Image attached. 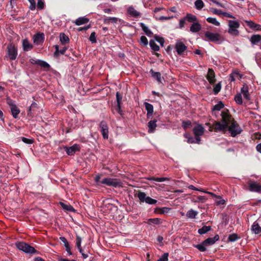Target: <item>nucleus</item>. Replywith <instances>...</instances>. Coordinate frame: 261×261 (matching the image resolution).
Wrapping results in <instances>:
<instances>
[{"label": "nucleus", "mask_w": 261, "mask_h": 261, "mask_svg": "<svg viewBox=\"0 0 261 261\" xmlns=\"http://www.w3.org/2000/svg\"><path fill=\"white\" fill-rule=\"evenodd\" d=\"M224 107V104L221 101H219L217 105H215L212 109L213 112L216 111H220Z\"/></svg>", "instance_id": "473e14b6"}, {"label": "nucleus", "mask_w": 261, "mask_h": 261, "mask_svg": "<svg viewBox=\"0 0 261 261\" xmlns=\"http://www.w3.org/2000/svg\"><path fill=\"white\" fill-rule=\"evenodd\" d=\"M140 43L146 46L148 44V40L144 36H142L140 38Z\"/></svg>", "instance_id": "8fccbe9b"}, {"label": "nucleus", "mask_w": 261, "mask_h": 261, "mask_svg": "<svg viewBox=\"0 0 261 261\" xmlns=\"http://www.w3.org/2000/svg\"><path fill=\"white\" fill-rule=\"evenodd\" d=\"M156 120H151L148 123V133H152L154 132V130L156 127Z\"/></svg>", "instance_id": "aec40b11"}, {"label": "nucleus", "mask_w": 261, "mask_h": 261, "mask_svg": "<svg viewBox=\"0 0 261 261\" xmlns=\"http://www.w3.org/2000/svg\"><path fill=\"white\" fill-rule=\"evenodd\" d=\"M222 14L223 16H224L226 17H228V18H234V17L233 15H232L231 14L228 13L227 12H223V13H222Z\"/></svg>", "instance_id": "338daca9"}, {"label": "nucleus", "mask_w": 261, "mask_h": 261, "mask_svg": "<svg viewBox=\"0 0 261 261\" xmlns=\"http://www.w3.org/2000/svg\"><path fill=\"white\" fill-rule=\"evenodd\" d=\"M201 29V26L198 22H194L190 27V31L193 33H197Z\"/></svg>", "instance_id": "5701e85b"}, {"label": "nucleus", "mask_w": 261, "mask_h": 261, "mask_svg": "<svg viewBox=\"0 0 261 261\" xmlns=\"http://www.w3.org/2000/svg\"><path fill=\"white\" fill-rule=\"evenodd\" d=\"M60 204L61 205L63 209H64L65 211L69 212H73L74 211V209L70 204H66L62 202H60Z\"/></svg>", "instance_id": "c85d7f7f"}, {"label": "nucleus", "mask_w": 261, "mask_h": 261, "mask_svg": "<svg viewBox=\"0 0 261 261\" xmlns=\"http://www.w3.org/2000/svg\"><path fill=\"white\" fill-rule=\"evenodd\" d=\"M221 117V122L215 121L213 124V127L215 131L225 132L228 129L232 137H235L241 133L242 129L231 118L227 110L222 112Z\"/></svg>", "instance_id": "f257e3e1"}, {"label": "nucleus", "mask_w": 261, "mask_h": 261, "mask_svg": "<svg viewBox=\"0 0 261 261\" xmlns=\"http://www.w3.org/2000/svg\"><path fill=\"white\" fill-rule=\"evenodd\" d=\"M240 25L238 21L229 20L228 21L229 29L228 32L231 35L238 36L239 33L238 29L240 27Z\"/></svg>", "instance_id": "39448f33"}, {"label": "nucleus", "mask_w": 261, "mask_h": 261, "mask_svg": "<svg viewBox=\"0 0 261 261\" xmlns=\"http://www.w3.org/2000/svg\"><path fill=\"white\" fill-rule=\"evenodd\" d=\"M89 40L91 41L92 43H96V36H95V33L92 32L89 37Z\"/></svg>", "instance_id": "6e6d98bb"}, {"label": "nucleus", "mask_w": 261, "mask_h": 261, "mask_svg": "<svg viewBox=\"0 0 261 261\" xmlns=\"http://www.w3.org/2000/svg\"><path fill=\"white\" fill-rule=\"evenodd\" d=\"M198 213L197 211L193 209H190L187 212L186 216L189 219H195L196 216L198 215Z\"/></svg>", "instance_id": "393cba45"}, {"label": "nucleus", "mask_w": 261, "mask_h": 261, "mask_svg": "<svg viewBox=\"0 0 261 261\" xmlns=\"http://www.w3.org/2000/svg\"><path fill=\"white\" fill-rule=\"evenodd\" d=\"M150 223L160 224L162 223V220L159 218H151L148 220Z\"/></svg>", "instance_id": "c03bdc74"}, {"label": "nucleus", "mask_w": 261, "mask_h": 261, "mask_svg": "<svg viewBox=\"0 0 261 261\" xmlns=\"http://www.w3.org/2000/svg\"><path fill=\"white\" fill-rule=\"evenodd\" d=\"M89 21V19L85 17H81L76 19L75 24L76 25H80L87 23Z\"/></svg>", "instance_id": "b1692460"}, {"label": "nucleus", "mask_w": 261, "mask_h": 261, "mask_svg": "<svg viewBox=\"0 0 261 261\" xmlns=\"http://www.w3.org/2000/svg\"><path fill=\"white\" fill-rule=\"evenodd\" d=\"M185 137L188 138L187 142L189 143H197L196 137L195 138L189 137L187 135H185Z\"/></svg>", "instance_id": "3c124183"}, {"label": "nucleus", "mask_w": 261, "mask_h": 261, "mask_svg": "<svg viewBox=\"0 0 261 261\" xmlns=\"http://www.w3.org/2000/svg\"><path fill=\"white\" fill-rule=\"evenodd\" d=\"M238 239V237L236 234H230L228 237V240L230 242H234Z\"/></svg>", "instance_id": "864d4df0"}, {"label": "nucleus", "mask_w": 261, "mask_h": 261, "mask_svg": "<svg viewBox=\"0 0 261 261\" xmlns=\"http://www.w3.org/2000/svg\"><path fill=\"white\" fill-rule=\"evenodd\" d=\"M144 105L145 106V109L147 112V118H149L152 116V115L153 114V107L151 104L146 102H144Z\"/></svg>", "instance_id": "ddd939ff"}, {"label": "nucleus", "mask_w": 261, "mask_h": 261, "mask_svg": "<svg viewBox=\"0 0 261 261\" xmlns=\"http://www.w3.org/2000/svg\"><path fill=\"white\" fill-rule=\"evenodd\" d=\"M251 229L252 231L257 234H261V227L257 221H255L251 226Z\"/></svg>", "instance_id": "4468645a"}, {"label": "nucleus", "mask_w": 261, "mask_h": 261, "mask_svg": "<svg viewBox=\"0 0 261 261\" xmlns=\"http://www.w3.org/2000/svg\"><path fill=\"white\" fill-rule=\"evenodd\" d=\"M247 25L250 28L255 30H259L261 26L259 24H256L252 21H245Z\"/></svg>", "instance_id": "cd10ccee"}, {"label": "nucleus", "mask_w": 261, "mask_h": 261, "mask_svg": "<svg viewBox=\"0 0 261 261\" xmlns=\"http://www.w3.org/2000/svg\"><path fill=\"white\" fill-rule=\"evenodd\" d=\"M11 111L13 117L17 118L18 117V114L20 113L19 109L17 107V106H15L11 108Z\"/></svg>", "instance_id": "f704fd0d"}, {"label": "nucleus", "mask_w": 261, "mask_h": 261, "mask_svg": "<svg viewBox=\"0 0 261 261\" xmlns=\"http://www.w3.org/2000/svg\"><path fill=\"white\" fill-rule=\"evenodd\" d=\"M30 63L34 65H49L48 63L42 60L33 58L30 59Z\"/></svg>", "instance_id": "dca6fc26"}, {"label": "nucleus", "mask_w": 261, "mask_h": 261, "mask_svg": "<svg viewBox=\"0 0 261 261\" xmlns=\"http://www.w3.org/2000/svg\"><path fill=\"white\" fill-rule=\"evenodd\" d=\"M191 125V122L190 121H184L182 122V127L186 129L190 127Z\"/></svg>", "instance_id": "bf43d9fd"}, {"label": "nucleus", "mask_w": 261, "mask_h": 261, "mask_svg": "<svg viewBox=\"0 0 261 261\" xmlns=\"http://www.w3.org/2000/svg\"><path fill=\"white\" fill-rule=\"evenodd\" d=\"M186 20V19H185V18L180 20L179 27L180 28H184Z\"/></svg>", "instance_id": "69168bd1"}, {"label": "nucleus", "mask_w": 261, "mask_h": 261, "mask_svg": "<svg viewBox=\"0 0 261 261\" xmlns=\"http://www.w3.org/2000/svg\"><path fill=\"white\" fill-rule=\"evenodd\" d=\"M60 239L64 243V246L68 244V241L65 237H60Z\"/></svg>", "instance_id": "774afa93"}, {"label": "nucleus", "mask_w": 261, "mask_h": 261, "mask_svg": "<svg viewBox=\"0 0 261 261\" xmlns=\"http://www.w3.org/2000/svg\"><path fill=\"white\" fill-rule=\"evenodd\" d=\"M7 55L11 60H15L17 55V50L12 44H9L7 46Z\"/></svg>", "instance_id": "6e6552de"}, {"label": "nucleus", "mask_w": 261, "mask_h": 261, "mask_svg": "<svg viewBox=\"0 0 261 261\" xmlns=\"http://www.w3.org/2000/svg\"><path fill=\"white\" fill-rule=\"evenodd\" d=\"M211 227L210 226H204L201 228L198 229V232L200 234H203L211 230Z\"/></svg>", "instance_id": "2f4dec72"}, {"label": "nucleus", "mask_w": 261, "mask_h": 261, "mask_svg": "<svg viewBox=\"0 0 261 261\" xmlns=\"http://www.w3.org/2000/svg\"><path fill=\"white\" fill-rule=\"evenodd\" d=\"M239 76L240 79H241L242 75L240 74L238 71H234L230 75V81L231 82L234 81L236 77Z\"/></svg>", "instance_id": "72a5a7b5"}, {"label": "nucleus", "mask_w": 261, "mask_h": 261, "mask_svg": "<svg viewBox=\"0 0 261 261\" xmlns=\"http://www.w3.org/2000/svg\"><path fill=\"white\" fill-rule=\"evenodd\" d=\"M171 209L169 207H157L154 209V213L157 214L162 215L167 214Z\"/></svg>", "instance_id": "a211bd4d"}, {"label": "nucleus", "mask_w": 261, "mask_h": 261, "mask_svg": "<svg viewBox=\"0 0 261 261\" xmlns=\"http://www.w3.org/2000/svg\"><path fill=\"white\" fill-rule=\"evenodd\" d=\"M102 175L101 174H98L94 177V181L96 183V185L100 186L101 185H105L107 186L118 187L122 186L121 181L116 179L113 178H102Z\"/></svg>", "instance_id": "f03ea898"}, {"label": "nucleus", "mask_w": 261, "mask_h": 261, "mask_svg": "<svg viewBox=\"0 0 261 261\" xmlns=\"http://www.w3.org/2000/svg\"><path fill=\"white\" fill-rule=\"evenodd\" d=\"M221 86L220 83L217 84L213 89V91L215 94H217L221 90Z\"/></svg>", "instance_id": "49530a36"}, {"label": "nucleus", "mask_w": 261, "mask_h": 261, "mask_svg": "<svg viewBox=\"0 0 261 261\" xmlns=\"http://www.w3.org/2000/svg\"><path fill=\"white\" fill-rule=\"evenodd\" d=\"M141 27H142V28L143 29V30L144 31V32L145 33V34L149 37H151L153 33H152V32L148 29V28L147 27H146V25H145L144 24L142 23L141 24Z\"/></svg>", "instance_id": "ea45409f"}, {"label": "nucleus", "mask_w": 261, "mask_h": 261, "mask_svg": "<svg viewBox=\"0 0 261 261\" xmlns=\"http://www.w3.org/2000/svg\"><path fill=\"white\" fill-rule=\"evenodd\" d=\"M116 100L117 103V106L116 108V111L119 114H121V101L122 100V96L119 94V92L116 93Z\"/></svg>", "instance_id": "4be33fe9"}, {"label": "nucleus", "mask_w": 261, "mask_h": 261, "mask_svg": "<svg viewBox=\"0 0 261 261\" xmlns=\"http://www.w3.org/2000/svg\"><path fill=\"white\" fill-rule=\"evenodd\" d=\"M206 245L204 243V242L203 241L202 243L197 245L195 246V247L200 251L203 252L206 250Z\"/></svg>", "instance_id": "a19ab883"}, {"label": "nucleus", "mask_w": 261, "mask_h": 261, "mask_svg": "<svg viewBox=\"0 0 261 261\" xmlns=\"http://www.w3.org/2000/svg\"><path fill=\"white\" fill-rule=\"evenodd\" d=\"M249 189L251 192L261 193V185L255 181L248 182Z\"/></svg>", "instance_id": "1a4fd4ad"}, {"label": "nucleus", "mask_w": 261, "mask_h": 261, "mask_svg": "<svg viewBox=\"0 0 261 261\" xmlns=\"http://www.w3.org/2000/svg\"><path fill=\"white\" fill-rule=\"evenodd\" d=\"M261 40V36L259 35H253L251 36L250 41L253 44H256Z\"/></svg>", "instance_id": "bb28decb"}, {"label": "nucleus", "mask_w": 261, "mask_h": 261, "mask_svg": "<svg viewBox=\"0 0 261 261\" xmlns=\"http://www.w3.org/2000/svg\"><path fill=\"white\" fill-rule=\"evenodd\" d=\"M205 40L215 43H221L224 39L223 37L219 33H213L210 31H206L204 34Z\"/></svg>", "instance_id": "7ed1b4c3"}, {"label": "nucleus", "mask_w": 261, "mask_h": 261, "mask_svg": "<svg viewBox=\"0 0 261 261\" xmlns=\"http://www.w3.org/2000/svg\"><path fill=\"white\" fill-rule=\"evenodd\" d=\"M154 38L155 40L160 44L161 46H163L164 43V39L163 38L155 35Z\"/></svg>", "instance_id": "09e8293b"}, {"label": "nucleus", "mask_w": 261, "mask_h": 261, "mask_svg": "<svg viewBox=\"0 0 261 261\" xmlns=\"http://www.w3.org/2000/svg\"><path fill=\"white\" fill-rule=\"evenodd\" d=\"M16 246L19 250L26 253L33 254L37 252V251L34 247L23 242H19L16 243Z\"/></svg>", "instance_id": "20e7f679"}, {"label": "nucleus", "mask_w": 261, "mask_h": 261, "mask_svg": "<svg viewBox=\"0 0 261 261\" xmlns=\"http://www.w3.org/2000/svg\"><path fill=\"white\" fill-rule=\"evenodd\" d=\"M168 253H165L161 258L158 259V261H168Z\"/></svg>", "instance_id": "4d7b16f0"}, {"label": "nucleus", "mask_w": 261, "mask_h": 261, "mask_svg": "<svg viewBox=\"0 0 261 261\" xmlns=\"http://www.w3.org/2000/svg\"><path fill=\"white\" fill-rule=\"evenodd\" d=\"M175 49L178 55H181L186 49L187 47L180 40H177L175 44Z\"/></svg>", "instance_id": "9d476101"}, {"label": "nucleus", "mask_w": 261, "mask_h": 261, "mask_svg": "<svg viewBox=\"0 0 261 261\" xmlns=\"http://www.w3.org/2000/svg\"><path fill=\"white\" fill-rule=\"evenodd\" d=\"M128 13L132 16L139 17L140 15V13L136 10L133 7H130L128 9Z\"/></svg>", "instance_id": "7c9ffc66"}, {"label": "nucleus", "mask_w": 261, "mask_h": 261, "mask_svg": "<svg viewBox=\"0 0 261 261\" xmlns=\"http://www.w3.org/2000/svg\"><path fill=\"white\" fill-rule=\"evenodd\" d=\"M147 179L149 180H154V181H158V182H163V181H166V180H168V178H167V177H151L147 178Z\"/></svg>", "instance_id": "4c0bfd02"}, {"label": "nucleus", "mask_w": 261, "mask_h": 261, "mask_svg": "<svg viewBox=\"0 0 261 261\" xmlns=\"http://www.w3.org/2000/svg\"><path fill=\"white\" fill-rule=\"evenodd\" d=\"M155 18L156 19L160 20H166L170 19L172 18V17H165V16H161L158 17L157 16H155Z\"/></svg>", "instance_id": "680f3d73"}, {"label": "nucleus", "mask_w": 261, "mask_h": 261, "mask_svg": "<svg viewBox=\"0 0 261 261\" xmlns=\"http://www.w3.org/2000/svg\"><path fill=\"white\" fill-rule=\"evenodd\" d=\"M44 2L43 0H38L37 8L39 9H42L44 7Z\"/></svg>", "instance_id": "13d9d810"}, {"label": "nucleus", "mask_w": 261, "mask_h": 261, "mask_svg": "<svg viewBox=\"0 0 261 261\" xmlns=\"http://www.w3.org/2000/svg\"><path fill=\"white\" fill-rule=\"evenodd\" d=\"M99 126L100 128V132L102 135L103 138L107 139L109 137L108 127L106 122L101 121L100 123Z\"/></svg>", "instance_id": "9b49d317"}, {"label": "nucleus", "mask_w": 261, "mask_h": 261, "mask_svg": "<svg viewBox=\"0 0 261 261\" xmlns=\"http://www.w3.org/2000/svg\"><path fill=\"white\" fill-rule=\"evenodd\" d=\"M118 19L116 17H109L105 19L104 22L105 23H109L110 22H112L113 23H116L118 21Z\"/></svg>", "instance_id": "de8ad7c7"}, {"label": "nucleus", "mask_w": 261, "mask_h": 261, "mask_svg": "<svg viewBox=\"0 0 261 261\" xmlns=\"http://www.w3.org/2000/svg\"><path fill=\"white\" fill-rule=\"evenodd\" d=\"M219 239V237L218 234H216L213 238H208L204 241V243L206 246L213 245L216 241Z\"/></svg>", "instance_id": "6ab92c4d"}, {"label": "nucleus", "mask_w": 261, "mask_h": 261, "mask_svg": "<svg viewBox=\"0 0 261 261\" xmlns=\"http://www.w3.org/2000/svg\"><path fill=\"white\" fill-rule=\"evenodd\" d=\"M33 45L31 44L27 39L22 40V47L24 51H29L33 48Z\"/></svg>", "instance_id": "412c9836"}, {"label": "nucleus", "mask_w": 261, "mask_h": 261, "mask_svg": "<svg viewBox=\"0 0 261 261\" xmlns=\"http://www.w3.org/2000/svg\"><path fill=\"white\" fill-rule=\"evenodd\" d=\"M206 78L211 84H214L216 80L215 73L212 69H208Z\"/></svg>", "instance_id": "2eb2a0df"}, {"label": "nucleus", "mask_w": 261, "mask_h": 261, "mask_svg": "<svg viewBox=\"0 0 261 261\" xmlns=\"http://www.w3.org/2000/svg\"><path fill=\"white\" fill-rule=\"evenodd\" d=\"M241 93L243 94L245 98L246 99H249L248 88L246 85H244L243 87L241 88Z\"/></svg>", "instance_id": "c756f323"}, {"label": "nucleus", "mask_w": 261, "mask_h": 261, "mask_svg": "<svg viewBox=\"0 0 261 261\" xmlns=\"http://www.w3.org/2000/svg\"><path fill=\"white\" fill-rule=\"evenodd\" d=\"M234 100L238 104H242L243 101L241 94H238L236 95L234 97Z\"/></svg>", "instance_id": "a18cd8bd"}, {"label": "nucleus", "mask_w": 261, "mask_h": 261, "mask_svg": "<svg viewBox=\"0 0 261 261\" xmlns=\"http://www.w3.org/2000/svg\"><path fill=\"white\" fill-rule=\"evenodd\" d=\"M65 150L66 151L67 154L69 155H73L76 151H78L80 149V147L79 145L74 144L72 146L70 147H65Z\"/></svg>", "instance_id": "f8f14e48"}, {"label": "nucleus", "mask_w": 261, "mask_h": 261, "mask_svg": "<svg viewBox=\"0 0 261 261\" xmlns=\"http://www.w3.org/2000/svg\"><path fill=\"white\" fill-rule=\"evenodd\" d=\"M60 41L62 44H66L69 42V38L64 33H62L60 35Z\"/></svg>", "instance_id": "e433bc0d"}, {"label": "nucleus", "mask_w": 261, "mask_h": 261, "mask_svg": "<svg viewBox=\"0 0 261 261\" xmlns=\"http://www.w3.org/2000/svg\"><path fill=\"white\" fill-rule=\"evenodd\" d=\"M149 45L151 48L154 51H158L160 49V47L155 43L154 40H151L149 42Z\"/></svg>", "instance_id": "c9c22d12"}, {"label": "nucleus", "mask_w": 261, "mask_h": 261, "mask_svg": "<svg viewBox=\"0 0 261 261\" xmlns=\"http://www.w3.org/2000/svg\"><path fill=\"white\" fill-rule=\"evenodd\" d=\"M22 141L25 144H32L33 143V141L31 139H29L24 137H22L21 138Z\"/></svg>", "instance_id": "052dcab7"}, {"label": "nucleus", "mask_w": 261, "mask_h": 261, "mask_svg": "<svg viewBox=\"0 0 261 261\" xmlns=\"http://www.w3.org/2000/svg\"><path fill=\"white\" fill-rule=\"evenodd\" d=\"M137 197L141 202H146L149 204H154L157 202L156 200L147 196L146 194L143 192H139Z\"/></svg>", "instance_id": "423d86ee"}, {"label": "nucleus", "mask_w": 261, "mask_h": 261, "mask_svg": "<svg viewBox=\"0 0 261 261\" xmlns=\"http://www.w3.org/2000/svg\"><path fill=\"white\" fill-rule=\"evenodd\" d=\"M77 249H78L79 252L81 253L83 258L86 259L88 257V254H85L83 252V250H82V247H81L80 248H77Z\"/></svg>", "instance_id": "e2e57ef3"}, {"label": "nucleus", "mask_w": 261, "mask_h": 261, "mask_svg": "<svg viewBox=\"0 0 261 261\" xmlns=\"http://www.w3.org/2000/svg\"><path fill=\"white\" fill-rule=\"evenodd\" d=\"M204 132V128L201 125H197L193 128V133L195 135V137H196L197 144H200L201 141L200 136L203 134Z\"/></svg>", "instance_id": "0eeeda50"}, {"label": "nucleus", "mask_w": 261, "mask_h": 261, "mask_svg": "<svg viewBox=\"0 0 261 261\" xmlns=\"http://www.w3.org/2000/svg\"><path fill=\"white\" fill-rule=\"evenodd\" d=\"M81 243H82V238L77 236L76 237V246L77 248H80L81 247Z\"/></svg>", "instance_id": "603ef678"}, {"label": "nucleus", "mask_w": 261, "mask_h": 261, "mask_svg": "<svg viewBox=\"0 0 261 261\" xmlns=\"http://www.w3.org/2000/svg\"><path fill=\"white\" fill-rule=\"evenodd\" d=\"M195 5L197 9L200 10L204 6V3L201 0H197L195 2Z\"/></svg>", "instance_id": "37998d69"}, {"label": "nucleus", "mask_w": 261, "mask_h": 261, "mask_svg": "<svg viewBox=\"0 0 261 261\" xmlns=\"http://www.w3.org/2000/svg\"><path fill=\"white\" fill-rule=\"evenodd\" d=\"M65 248H66V251L67 252V253L69 255H71L72 254V252H71V248H70V247L68 244L66 245V246H65Z\"/></svg>", "instance_id": "0e129e2a"}, {"label": "nucleus", "mask_w": 261, "mask_h": 261, "mask_svg": "<svg viewBox=\"0 0 261 261\" xmlns=\"http://www.w3.org/2000/svg\"><path fill=\"white\" fill-rule=\"evenodd\" d=\"M7 102L9 105V106L10 107V108H12V107H14L16 106L15 105V101L10 98H8L7 99Z\"/></svg>", "instance_id": "5fc2aeb1"}, {"label": "nucleus", "mask_w": 261, "mask_h": 261, "mask_svg": "<svg viewBox=\"0 0 261 261\" xmlns=\"http://www.w3.org/2000/svg\"><path fill=\"white\" fill-rule=\"evenodd\" d=\"M185 19L189 22H193V23L197 20L196 17L191 14H188L186 16Z\"/></svg>", "instance_id": "58836bf2"}, {"label": "nucleus", "mask_w": 261, "mask_h": 261, "mask_svg": "<svg viewBox=\"0 0 261 261\" xmlns=\"http://www.w3.org/2000/svg\"><path fill=\"white\" fill-rule=\"evenodd\" d=\"M34 42L36 44H39L43 41V35L37 34L34 37Z\"/></svg>", "instance_id": "a878e982"}, {"label": "nucleus", "mask_w": 261, "mask_h": 261, "mask_svg": "<svg viewBox=\"0 0 261 261\" xmlns=\"http://www.w3.org/2000/svg\"><path fill=\"white\" fill-rule=\"evenodd\" d=\"M206 20L209 23H212L216 26H219L220 23L218 22L215 18L208 17Z\"/></svg>", "instance_id": "79ce46f5"}, {"label": "nucleus", "mask_w": 261, "mask_h": 261, "mask_svg": "<svg viewBox=\"0 0 261 261\" xmlns=\"http://www.w3.org/2000/svg\"><path fill=\"white\" fill-rule=\"evenodd\" d=\"M152 76L159 83H162L163 77H162L161 74L159 72H155L152 69L150 71Z\"/></svg>", "instance_id": "f3484780"}]
</instances>
